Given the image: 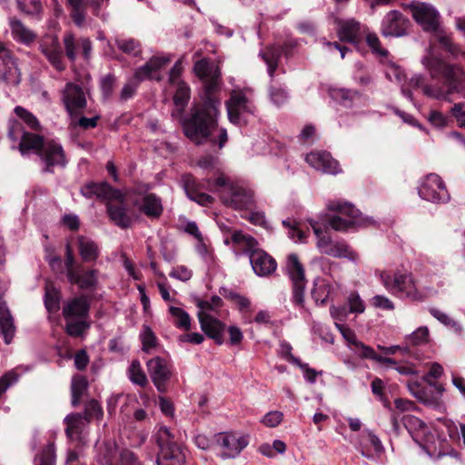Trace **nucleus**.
<instances>
[{
    "mask_svg": "<svg viewBox=\"0 0 465 465\" xmlns=\"http://www.w3.org/2000/svg\"><path fill=\"white\" fill-rule=\"evenodd\" d=\"M379 278L385 290L398 298L422 302L428 297L415 276L407 270L381 271Z\"/></svg>",
    "mask_w": 465,
    "mask_h": 465,
    "instance_id": "7ed1b4c3",
    "label": "nucleus"
},
{
    "mask_svg": "<svg viewBox=\"0 0 465 465\" xmlns=\"http://www.w3.org/2000/svg\"><path fill=\"white\" fill-rule=\"evenodd\" d=\"M173 94L175 109L172 113L173 117H181L190 99V88L184 82H178Z\"/></svg>",
    "mask_w": 465,
    "mask_h": 465,
    "instance_id": "4c0bfd02",
    "label": "nucleus"
},
{
    "mask_svg": "<svg viewBox=\"0 0 465 465\" xmlns=\"http://www.w3.org/2000/svg\"><path fill=\"white\" fill-rule=\"evenodd\" d=\"M404 340L409 346L418 347L426 345L430 342V331L426 326L419 327L411 333L406 335Z\"/></svg>",
    "mask_w": 465,
    "mask_h": 465,
    "instance_id": "37998d69",
    "label": "nucleus"
},
{
    "mask_svg": "<svg viewBox=\"0 0 465 465\" xmlns=\"http://www.w3.org/2000/svg\"><path fill=\"white\" fill-rule=\"evenodd\" d=\"M16 2L20 11L28 15H36L42 9L40 0H16Z\"/></svg>",
    "mask_w": 465,
    "mask_h": 465,
    "instance_id": "e2e57ef3",
    "label": "nucleus"
},
{
    "mask_svg": "<svg viewBox=\"0 0 465 465\" xmlns=\"http://www.w3.org/2000/svg\"><path fill=\"white\" fill-rule=\"evenodd\" d=\"M320 252L335 258H346L352 262L358 261V254L343 242H333L330 236L320 238L316 242Z\"/></svg>",
    "mask_w": 465,
    "mask_h": 465,
    "instance_id": "f3484780",
    "label": "nucleus"
},
{
    "mask_svg": "<svg viewBox=\"0 0 465 465\" xmlns=\"http://www.w3.org/2000/svg\"><path fill=\"white\" fill-rule=\"evenodd\" d=\"M385 75L391 82L401 83L404 78L402 70L394 63L389 62L385 69Z\"/></svg>",
    "mask_w": 465,
    "mask_h": 465,
    "instance_id": "338daca9",
    "label": "nucleus"
},
{
    "mask_svg": "<svg viewBox=\"0 0 465 465\" xmlns=\"http://www.w3.org/2000/svg\"><path fill=\"white\" fill-rule=\"evenodd\" d=\"M269 96L271 102L276 106L283 105L289 99L287 90L284 87L275 85L270 86Z\"/></svg>",
    "mask_w": 465,
    "mask_h": 465,
    "instance_id": "864d4df0",
    "label": "nucleus"
},
{
    "mask_svg": "<svg viewBox=\"0 0 465 465\" xmlns=\"http://www.w3.org/2000/svg\"><path fill=\"white\" fill-rule=\"evenodd\" d=\"M223 203L234 209H247L253 204V192L244 186L230 184L221 195Z\"/></svg>",
    "mask_w": 465,
    "mask_h": 465,
    "instance_id": "f8f14e48",
    "label": "nucleus"
},
{
    "mask_svg": "<svg viewBox=\"0 0 465 465\" xmlns=\"http://www.w3.org/2000/svg\"><path fill=\"white\" fill-rule=\"evenodd\" d=\"M115 465H143L137 455L128 449H123L118 453Z\"/></svg>",
    "mask_w": 465,
    "mask_h": 465,
    "instance_id": "052dcab7",
    "label": "nucleus"
},
{
    "mask_svg": "<svg viewBox=\"0 0 465 465\" xmlns=\"http://www.w3.org/2000/svg\"><path fill=\"white\" fill-rule=\"evenodd\" d=\"M88 386L87 381L83 376L74 377L72 380V404L76 406L79 404L81 397L86 391Z\"/></svg>",
    "mask_w": 465,
    "mask_h": 465,
    "instance_id": "09e8293b",
    "label": "nucleus"
},
{
    "mask_svg": "<svg viewBox=\"0 0 465 465\" xmlns=\"http://www.w3.org/2000/svg\"><path fill=\"white\" fill-rule=\"evenodd\" d=\"M362 33H366V27L353 18L337 22V35L341 41L357 44Z\"/></svg>",
    "mask_w": 465,
    "mask_h": 465,
    "instance_id": "b1692460",
    "label": "nucleus"
},
{
    "mask_svg": "<svg viewBox=\"0 0 465 465\" xmlns=\"http://www.w3.org/2000/svg\"><path fill=\"white\" fill-rule=\"evenodd\" d=\"M305 161L314 169L325 173H340L338 162L327 152H312L306 155Z\"/></svg>",
    "mask_w": 465,
    "mask_h": 465,
    "instance_id": "4be33fe9",
    "label": "nucleus"
},
{
    "mask_svg": "<svg viewBox=\"0 0 465 465\" xmlns=\"http://www.w3.org/2000/svg\"><path fill=\"white\" fill-rule=\"evenodd\" d=\"M9 26L14 40L22 43L25 45L28 46L32 45L37 37L34 31L25 26L19 19L15 17L9 18Z\"/></svg>",
    "mask_w": 465,
    "mask_h": 465,
    "instance_id": "7c9ffc66",
    "label": "nucleus"
},
{
    "mask_svg": "<svg viewBox=\"0 0 465 465\" xmlns=\"http://www.w3.org/2000/svg\"><path fill=\"white\" fill-rule=\"evenodd\" d=\"M371 304L376 309L393 311L395 309L394 302L387 296L377 294L371 300Z\"/></svg>",
    "mask_w": 465,
    "mask_h": 465,
    "instance_id": "0e129e2a",
    "label": "nucleus"
},
{
    "mask_svg": "<svg viewBox=\"0 0 465 465\" xmlns=\"http://www.w3.org/2000/svg\"><path fill=\"white\" fill-rule=\"evenodd\" d=\"M286 271L293 283L292 302L295 305L303 307L306 281L303 266L296 254L288 255Z\"/></svg>",
    "mask_w": 465,
    "mask_h": 465,
    "instance_id": "1a4fd4ad",
    "label": "nucleus"
},
{
    "mask_svg": "<svg viewBox=\"0 0 465 465\" xmlns=\"http://www.w3.org/2000/svg\"><path fill=\"white\" fill-rule=\"evenodd\" d=\"M64 422L67 425L65 433L70 440H77L83 443L86 442L84 430L89 423L87 418L80 413L70 414L64 418Z\"/></svg>",
    "mask_w": 465,
    "mask_h": 465,
    "instance_id": "a878e982",
    "label": "nucleus"
},
{
    "mask_svg": "<svg viewBox=\"0 0 465 465\" xmlns=\"http://www.w3.org/2000/svg\"><path fill=\"white\" fill-rule=\"evenodd\" d=\"M72 20L78 27L85 25L88 0H66Z\"/></svg>",
    "mask_w": 465,
    "mask_h": 465,
    "instance_id": "e433bc0d",
    "label": "nucleus"
},
{
    "mask_svg": "<svg viewBox=\"0 0 465 465\" xmlns=\"http://www.w3.org/2000/svg\"><path fill=\"white\" fill-rule=\"evenodd\" d=\"M331 290L332 287L329 282L325 281L320 282L318 284H316L312 292V296L315 302L322 304L325 303L331 294Z\"/></svg>",
    "mask_w": 465,
    "mask_h": 465,
    "instance_id": "6e6d98bb",
    "label": "nucleus"
},
{
    "mask_svg": "<svg viewBox=\"0 0 465 465\" xmlns=\"http://www.w3.org/2000/svg\"><path fill=\"white\" fill-rule=\"evenodd\" d=\"M428 384L435 390L437 395L430 398L426 392H422L420 395H416V397L426 405L438 406L440 404V398L445 391V388L442 384L437 382L428 381Z\"/></svg>",
    "mask_w": 465,
    "mask_h": 465,
    "instance_id": "3c124183",
    "label": "nucleus"
},
{
    "mask_svg": "<svg viewBox=\"0 0 465 465\" xmlns=\"http://www.w3.org/2000/svg\"><path fill=\"white\" fill-rule=\"evenodd\" d=\"M35 465H55V446L48 443L35 459Z\"/></svg>",
    "mask_w": 465,
    "mask_h": 465,
    "instance_id": "603ef678",
    "label": "nucleus"
},
{
    "mask_svg": "<svg viewBox=\"0 0 465 465\" xmlns=\"http://www.w3.org/2000/svg\"><path fill=\"white\" fill-rule=\"evenodd\" d=\"M407 22L400 12L391 11L382 20L381 33L384 36H402L406 34Z\"/></svg>",
    "mask_w": 465,
    "mask_h": 465,
    "instance_id": "393cba45",
    "label": "nucleus"
},
{
    "mask_svg": "<svg viewBox=\"0 0 465 465\" xmlns=\"http://www.w3.org/2000/svg\"><path fill=\"white\" fill-rule=\"evenodd\" d=\"M346 302L351 313L361 314L365 311V302L357 292H351L348 295Z\"/></svg>",
    "mask_w": 465,
    "mask_h": 465,
    "instance_id": "5fc2aeb1",
    "label": "nucleus"
},
{
    "mask_svg": "<svg viewBox=\"0 0 465 465\" xmlns=\"http://www.w3.org/2000/svg\"><path fill=\"white\" fill-rule=\"evenodd\" d=\"M282 51L279 47L272 46L266 51L260 54L264 63L267 65V72L271 78L273 77L274 73L278 67L281 58Z\"/></svg>",
    "mask_w": 465,
    "mask_h": 465,
    "instance_id": "79ce46f5",
    "label": "nucleus"
},
{
    "mask_svg": "<svg viewBox=\"0 0 465 465\" xmlns=\"http://www.w3.org/2000/svg\"><path fill=\"white\" fill-rule=\"evenodd\" d=\"M402 421L413 440L424 448L427 447L433 435L430 433L426 423L413 415L403 416Z\"/></svg>",
    "mask_w": 465,
    "mask_h": 465,
    "instance_id": "a211bd4d",
    "label": "nucleus"
},
{
    "mask_svg": "<svg viewBox=\"0 0 465 465\" xmlns=\"http://www.w3.org/2000/svg\"><path fill=\"white\" fill-rule=\"evenodd\" d=\"M365 34L367 45L371 49L372 53L379 56L386 57L388 51L381 46V42L377 35L369 33L367 30Z\"/></svg>",
    "mask_w": 465,
    "mask_h": 465,
    "instance_id": "680f3d73",
    "label": "nucleus"
},
{
    "mask_svg": "<svg viewBox=\"0 0 465 465\" xmlns=\"http://www.w3.org/2000/svg\"><path fill=\"white\" fill-rule=\"evenodd\" d=\"M0 333L6 344L12 341L15 333L14 319L6 303L4 302H0Z\"/></svg>",
    "mask_w": 465,
    "mask_h": 465,
    "instance_id": "473e14b6",
    "label": "nucleus"
},
{
    "mask_svg": "<svg viewBox=\"0 0 465 465\" xmlns=\"http://www.w3.org/2000/svg\"><path fill=\"white\" fill-rule=\"evenodd\" d=\"M184 461L185 455L179 445L163 449L156 460L157 465H183Z\"/></svg>",
    "mask_w": 465,
    "mask_h": 465,
    "instance_id": "c9c22d12",
    "label": "nucleus"
},
{
    "mask_svg": "<svg viewBox=\"0 0 465 465\" xmlns=\"http://www.w3.org/2000/svg\"><path fill=\"white\" fill-rule=\"evenodd\" d=\"M128 376L130 381L141 387H144L148 383L147 377L142 369L141 363L138 361H133L128 369Z\"/></svg>",
    "mask_w": 465,
    "mask_h": 465,
    "instance_id": "49530a36",
    "label": "nucleus"
},
{
    "mask_svg": "<svg viewBox=\"0 0 465 465\" xmlns=\"http://www.w3.org/2000/svg\"><path fill=\"white\" fill-rule=\"evenodd\" d=\"M169 312L174 318V325L177 328L185 331L191 329V318L184 310L179 307L170 306Z\"/></svg>",
    "mask_w": 465,
    "mask_h": 465,
    "instance_id": "de8ad7c7",
    "label": "nucleus"
},
{
    "mask_svg": "<svg viewBox=\"0 0 465 465\" xmlns=\"http://www.w3.org/2000/svg\"><path fill=\"white\" fill-rule=\"evenodd\" d=\"M171 60L172 57L169 54H163L153 56L147 63L135 70L134 79L137 82H143L145 79L161 81L163 79L161 71L170 64Z\"/></svg>",
    "mask_w": 465,
    "mask_h": 465,
    "instance_id": "2eb2a0df",
    "label": "nucleus"
},
{
    "mask_svg": "<svg viewBox=\"0 0 465 465\" xmlns=\"http://www.w3.org/2000/svg\"><path fill=\"white\" fill-rule=\"evenodd\" d=\"M247 93L251 90H233L226 103L228 118L234 124H246L254 115L255 106Z\"/></svg>",
    "mask_w": 465,
    "mask_h": 465,
    "instance_id": "423d86ee",
    "label": "nucleus"
},
{
    "mask_svg": "<svg viewBox=\"0 0 465 465\" xmlns=\"http://www.w3.org/2000/svg\"><path fill=\"white\" fill-rule=\"evenodd\" d=\"M196 305L199 308L198 312H203L205 314H210L211 312L222 307L223 300L219 296L214 295L210 299V301L197 300Z\"/></svg>",
    "mask_w": 465,
    "mask_h": 465,
    "instance_id": "bf43d9fd",
    "label": "nucleus"
},
{
    "mask_svg": "<svg viewBox=\"0 0 465 465\" xmlns=\"http://www.w3.org/2000/svg\"><path fill=\"white\" fill-rule=\"evenodd\" d=\"M430 312L440 323H442L445 326L450 328L451 330H453L457 333H461L463 329H462V326L460 325V323L456 322V321H454L453 319H451L444 312H442V311H440L439 309H436V308H431V309H430Z\"/></svg>",
    "mask_w": 465,
    "mask_h": 465,
    "instance_id": "8fccbe9b",
    "label": "nucleus"
},
{
    "mask_svg": "<svg viewBox=\"0 0 465 465\" xmlns=\"http://www.w3.org/2000/svg\"><path fill=\"white\" fill-rule=\"evenodd\" d=\"M183 188L186 195L192 201H194L201 205H206L208 203H211L213 201V197L211 195L201 192L197 188L195 181L192 177L184 178Z\"/></svg>",
    "mask_w": 465,
    "mask_h": 465,
    "instance_id": "58836bf2",
    "label": "nucleus"
},
{
    "mask_svg": "<svg viewBox=\"0 0 465 465\" xmlns=\"http://www.w3.org/2000/svg\"><path fill=\"white\" fill-rule=\"evenodd\" d=\"M63 45L65 55L71 63H75L78 48L85 61H89L91 59L93 45L89 38H76L73 33L66 32L63 37Z\"/></svg>",
    "mask_w": 465,
    "mask_h": 465,
    "instance_id": "4468645a",
    "label": "nucleus"
},
{
    "mask_svg": "<svg viewBox=\"0 0 465 465\" xmlns=\"http://www.w3.org/2000/svg\"><path fill=\"white\" fill-rule=\"evenodd\" d=\"M83 416L87 418L89 421L93 418L101 419L103 417V410L98 401L94 400L90 401L85 406Z\"/></svg>",
    "mask_w": 465,
    "mask_h": 465,
    "instance_id": "69168bd1",
    "label": "nucleus"
},
{
    "mask_svg": "<svg viewBox=\"0 0 465 465\" xmlns=\"http://www.w3.org/2000/svg\"><path fill=\"white\" fill-rule=\"evenodd\" d=\"M415 21L427 32H438L440 27V14L430 4L416 2L410 5Z\"/></svg>",
    "mask_w": 465,
    "mask_h": 465,
    "instance_id": "9b49d317",
    "label": "nucleus"
},
{
    "mask_svg": "<svg viewBox=\"0 0 465 465\" xmlns=\"http://www.w3.org/2000/svg\"><path fill=\"white\" fill-rule=\"evenodd\" d=\"M15 113L30 128H35L38 125V121L35 118V116H34L26 109H25L21 106H16L15 108Z\"/></svg>",
    "mask_w": 465,
    "mask_h": 465,
    "instance_id": "774afa93",
    "label": "nucleus"
},
{
    "mask_svg": "<svg viewBox=\"0 0 465 465\" xmlns=\"http://www.w3.org/2000/svg\"><path fill=\"white\" fill-rule=\"evenodd\" d=\"M422 64L430 72L431 77L442 76L448 82V94L460 93L462 90L460 78L463 75V70L453 64L444 63L442 60L428 55L422 59Z\"/></svg>",
    "mask_w": 465,
    "mask_h": 465,
    "instance_id": "39448f33",
    "label": "nucleus"
},
{
    "mask_svg": "<svg viewBox=\"0 0 465 465\" xmlns=\"http://www.w3.org/2000/svg\"><path fill=\"white\" fill-rule=\"evenodd\" d=\"M117 445L114 441H105L97 445L95 460L99 465H115L118 459Z\"/></svg>",
    "mask_w": 465,
    "mask_h": 465,
    "instance_id": "72a5a7b5",
    "label": "nucleus"
},
{
    "mask_svg": "<svg viewBox=\"0 0 465 465\" xmlns=\"http://www.w3.org/2000/svg\"><path fill=\"white\" fill-rule=\"evenodd\" d=\"M89 319H76L65 321V332L71 337L84 338L90 329Z\"/></svg>",
    "mask_w": 465,
    "mask_h": 465,
    "instance_id": "a19ab883",
    "label": "nucleus"
},
{
    "mask_svg": "<svg viewBox=\"0 0 465 465\" xmlns=\"http://www.w3.org/2000/svg\"><path fill=\"white\" fill-rule=\"evenodd\" d=\"M77 242L78 252L84 262H94L98 259L100 250L94 241L85 236H79Z\"/></svg>",
    "mask_w": 465,
    "mask_h": 465,
    "instance_id": "f704fd0d",
    "label": "nucleus"
},
{
    "mask_svg": "<svg viewBox=\"0 0 465 465\" xmlns=\"http://www.w3.org/2000/svg\"><path fill=\"white\" fill-rule=\"evenodd\" d=\"M60 295L57 290L46 286L45 305L48 312H56L59 309Z\"/></svg>",
    "mask_w": 465,
    "mask_h": 465,
    "instance_id": "4d7b16f0",
    "label": "nucleus"
},
{
    "mask_svg": "<svg viewBox=\"0 0 465 465\" xmlns=\"http://www.w3.org/2000/svg\"><path fill=\"white\" fill-rule=\"evenodd\" d=\"M39 50L49 64L58 72L65 70V61L60 41L55 35L47 34L39 40Z\"/></svg>",
    "mask_w": 465,
    "mask_h": 465,
    "instance_id": "9d476101",
    "label": "nucleus"
},
{
    "mask_svg": "<svg viewBox=\"0 0 465 465\" xmlns=\"http://www.w3.org/2000/svg\"><path fill=\"white\" fill-rule=\"evenodd\" d=\"M99 272L95 269L83 270L81 266L74 271H70L66 275L72 284L77 285L80 289L94 288L98 283Z\"/></svg>",
    "mask_w": 465,
    "mask_h": 465,
    "instance_id": "bb28decb",
    "label": "nucleus"
},
{
    "mask_svg": "<svg viewBox=\"0 0 465 465\" xmlns=\"http://www.w3.org/2000/svg\"><path fill=\"white\" fill-rule=\"evenodd\" d=\"M219 100L208 96L202 108H194L192 118L184 122V134L194 143L200 144L210 137L212 143L218 141L219 148H223L227 142V132L224 128H218L216 122L219 114Z\"/></svg>",
    "mask_w": 465,
    "mask_h": 465,
    "instance_id": "f257e3e1",
    "label": "nucleus"
},
{
    "mask_svg": "<svg viewBox=\"0 0 465 465\" xmlns=\"http://www.w3.org/2000/svg\"><path fill=\"white\" fill-rule=\"evenodd\" d=\"M140 339L143 344V351L149 352L152 349L156 347V337L148 326H144L140 334Z\"/></svg>",
    "mask_w": 465,
    "mask_h": 465,
    "instance_id": "13d9d810",
    "label": "nucleus"
},
{
    "mask_svg": "<svg viewBox=\"0 0 465 465\" xmlns=\"http://www.w3.org/2000/svg\"><path fill=\"white\" fill-rule=\"evenodd\" d=\"M139 210L150 219H158L163 212L162 200L154 193L145 194L142 198Z\"/></svg>",
    "mask_w": 465,
    "mask_h": 465,
    "instance_id": "2f4dec72",
    "label": "nucleus"
},
{
    "mask_svg": "<svg viewBox=\"0 0 465 465\" xmlns=\"http://www.w3.org/2000/svg\"><path fill=\"white\" fill-rule=\"evenodd\" d=\"M150 378L158 391H166V384L172 377V366L164 359L154 357L146 362Z\"/></svg>",
    "mask_w": 465,
    "mask_h": 465,
    "instance_id": "ddd939ff",
    "label": "nucleus"
},
{
    "mask_svg": "<svg viewBox=\"0 0 465 465\" xmlns=\"http://www.w3.org/2000/svg\"><path fill=\"white\" fill-rule=\"evenodd\" d=\"M62 100L69 114L83 109L86 105V96L83 88L74 84L67 83L63 90Z\"/></svg>",
    "mask_w": 465,
    "mask_h": 465,
    "instance_id": "aec40b11",
    "label": "nucleus"
},
{
    "mask_svg": "<svg viewBox=\"0 0 465 465\" xmlns=\"http://www.w3.org/2000/svg\"><path fill=\"white\" fill-rule=\"evenodd\" d=\"M155 440L160 449V451L163 450V449H169L173 446L178 445L174 440L173 434L166 426L159 427L157 432L155 433Z\"/></svg>",
    "mask_w": 465,
    "mask_h": 465,
    "instance_id": "c03bdc74",
    "label": "nucleus"
},
{
    "mask_svg": "<svg viewBox=\"0 0 465 465\" xmlns=\"http://www.w3.org/2000/svg\"><path fill=\"white\" fill-rule=\"evenodd\" d=\"M89 303L84 297H78L68 301L63 307L64 321L89 319Z\"/></svg>",
    "mask_w": 465,
    "mask_h": 465,
    "instance_id": "cd10ccee",
    "label": "nucleus"
},
{
    "mask_svg": "<svg viewBox=\"0 0 465 465\" xmlns=\"http://www.w3.org/2000/svg\"><path fill=\"white\" fill-rule=\"evenodd\" d=\"M197 316L202 331L210 339L213 340L216 344L222 345L224 341L225 324L211 314H205L203 312H198Z\"/></svg>",
    "mask_w": 465,
    "mask_h": 465,
    "instance_id": "412c9836",
    "label": "nucleus"
},
{
    "mask_svg": "<svg viewBox=\"0 0 465 465\" xmlns=\"http://www.w3.org/2000/svg\"><path fill=\"white\" fill-rule=\"evenodd\" d=\"M418 193L421 199L435 203H447L450 198L444 182L436 173H430L422 179Z\"/></svg>",
    "mask_w": 465,
    "mask_h": 465,
    "instance_id": "6e6552de",
    "label": "nucleus"
},
{
    "mask_svg": "<svg viewBox=\"0 0 465 465\" xmlns=\"http://www.w3.org/2000/svg\"><path fill=\"white\" fill-rule=\"evenodd\" d=\"M115 45L119 50L128 55L137 56L142 53L139 42L133 38H117Z\"/></svg>",
    "mask_w": 465,
    "mask_h": 465,
    "instance_id": "a18cd8bd",
    "label": "nucleus"
},
{
    "mask_svg": "<svg viewBox=\"0 0 465 465\" xmlns=\"http://www.w3.org/2000/svg\"><path fill=\"white\" fill-rule=\"evenodd\" d=\"M0 81L9 85H17L21 81V73L16 61L2 43H0Z\"/></svg>",
    "mask_w": 465,
    "mask_h": 465,
    "instance_id": "dca6fc26",
    "label": "nucleus"
},
{
    "mask_svg": "<svg viewBox=\"0 0 465 465\" xmlns=\"http://www.w3.org/2000/svg\"><path fill=\"white\" fill-rule=\"evenodd\" d=\"M193 71L204 82L207 93L214 91L218 86L221 72L214 64L209 63L206 59L199 60L195 63Z\"/></svg>",
    "mask_w": 465,
    "mask_h": 465,
    "instance_id": "6ab92c4d",
    "label": "nucleus"
},
{
    "mask_svg": "<svg viewBox=\"0 0 465 465\" xmlns=\"http://www.w3.org/2000/svg\"><path fill=\"white\" fill-rule=\"evenodd\" d=\"M81 192L84 197L91 198L93 196H96L99 198H105L109 200V202L114 199L122 198V193L119 190L113 189L106 183L87 184L81 190Z\"/></svg>",
    "mask_w": 465,
    "mask_h": 465,
    "instance_id": "c756f323",
    "label": "nucleus"
},
{
    "mask_svg": "<svg viewBox=\"0 0 465 465\" xmlns=\"http://www.w3.org/2000/svg\"><path fill=\"white\" fill-rule=\"evenodd\" d=\"M119 201L118 203H114L110 201L107 204V213L111 219V221L117 226L125 229L131 226L132 218L127 213V209L125 205L123 203L124 195L122 194V198L117 199Z\"/></svg>",
    "mask_w": 465,
    "mask_h": 465,
    "instance_id": "c85d7f7f",
    "label": "nucleus"
},
{
    "mask_svg": "<svg viewBox=\"0 0 465 465\" xmlns=\"http://www.w3.org/2000/svg\"><path fill=\"white\" fill-rule=\"evenodd\" d=\"M231 241L236 248L243 252L250 254L253 250H258L256 240L252 236L243 233L241 231L234 232L232 234Z\"/></svg>",
    "mask_w": 465,
    "mask_h": 465,
    "instance_id": "ea45409f",
    "label": "nucleus"
},
{
    "mask_svg": "<svg viewBox=\"0 0 465 465\" xmlns=\"http://www.w3.org/2000/svg\"><path fill=\"white\" fill-rule=\"evenodd\" d=\"M214 442L223 460L235 459L249 445L250 436L238 431H223L215 435Z\"/></svg>",
    "mask_w": 465,
    "mask_h": 465,
    "instance_id": "0eeeda50",
    "label": "nucleus"
},
{
    "mask_svg": "<svg viewBox=\"0 0 465 465\" xmlns=\"http://www.w3.org/2000/svg\"><path fill=\"white\" fill-rule=\"evenodd\" d=\"M328 209L337 212L329 220V225L335 231H346L353 227H364L374 224V220L363 217L360 211L351 203L341 200L331 201L328 203Z\"/></svg>",
    "mask_w": 465,
    "mask_h": 465,
    "instance_id": "20e7f679",
    "label": "nucleus"
},
{
    "mask_svg": "<svg viewBox=\"0 0 465 465\" xmlns=\"http://www.w3.org/2000/svg\"><path fill=\"white\" fill-rule=\"evenodd\" d=\"M8 135L14 141L21 139L19 150L23 155L31 151L38 153L45 163V172H50L51 166L64 164V154L60 144L53 141L44 142L38 134L25 132L19 122H11Z\"/></svg>",
    "mask_w": 465,
    "mask_h": 465,
    "instance_id": "f03ea898",
    "label": "nucleus"
},
{
    "mask_svg": "<svg viewBox=\"0 0 465 465\" xmlns=\"http://www.w3.org/2000/svg\"><path fill=\"white\" fill-rule=\"evenodd\" d=\"M249 259L254 273L258 276H268L276 270L275 260L262 250H253Z\"/></svg>",
    "mask_w": 465,
    "mask_h": 465,
    "instance_id": "5701e85b",
    "label": "nucleus"
}]
</instances>
